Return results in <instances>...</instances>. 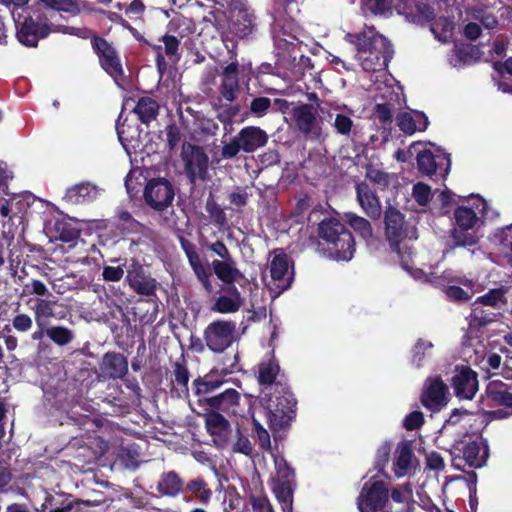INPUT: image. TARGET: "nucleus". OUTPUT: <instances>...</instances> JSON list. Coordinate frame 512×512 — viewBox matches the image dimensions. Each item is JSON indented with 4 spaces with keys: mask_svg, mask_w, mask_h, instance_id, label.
I'll list each match as a JSON object with an SVG mask.
<instances>
[{
    "mask_svg": "<svg viewBox=\"0 0 512 512\" xmlns=\"http://www.w3.org/2000/svg\"><path fill=\"white\" fill-rule=\"evenodd\" d=\"M357 60L365 71L375 74L385 72L392 58L393 49L389 41L373 29L355 36Z\"/></svg>",
    "mask_w": 512,
    "mask_h": 512,
    "instance_id": "1",
    "label": "nucleus"
},
{
    "mask_svg": "<svg viewBox=\"0 0 512 512\" xmlns=\"http://www.w3.org/2000/svg\"><path fill=\"white\" fill-rule=\"evenodd\" d=\"M319 235L329 245V257L337 261H349L355 252V241L350 231L337 219L323 220Z\"/></svg>",
    "mask_w": 512,
    "mask_h": 512,
    "instance_id": "2",
    "label": "nucleus"
},
{
    "mask_svg": "<svg viewBox=\"0 0 512 512\" xmlns=\"http://www.w3.org/2000/svg\"><path fill=\"white\" fill-rule=\"evenodd\" d=\"M473 200V208L460 206L454 213L455 222L460 229H455L453 232V238L457 246L466 247L476 245L479 237L475 233H464L463 231L473 229L476 226L479 221L478 213H481L484 217H488L486 201L479 197Z\"/></svg>",
    "mask_w": 512,
    "mask_h": 512,
    "instance_id": "3",
    "label": "nucleus"
},
{
    "mask_svg": "<svg viewBox=\"0 0 512 512\" xmlns=\"http://www.w3.org/2000/svg\"><path fill=\"white\" fill-rule=\"evenodd\" d=\"M260 401L268 411L267 418L272 430L279 431L289 425L294 417V407L296 405V400L291 393L285 392L274 400L271 392L262 390Z\"/></svg>",
    "mask_w": 512,
    "mask_h": 512,
    "instance_id": "4",
    "label": "nucleus"
},
{
    "mask_svg": "<svg viewBox=\"0 0 512 512\" xmlns=\"http://www.w3.org/2000/svg\"><path fill=\"white\" fill-rule=\"evenodd\" d=\"M388 488L382 480L372 477L366 482L357 500L360 512H390Z\"/></svg>",
    "mask_w": 512,
    "mask_h": 512,
    "instance_id": "5",
    "label": "nucleus"
},
{
    "mask_svg": "<svg viewBox=\"0 0 512 512\" xmlns=\"http://www.w3.org/2000/svg\"><path fill=\"white\" fill-rule=\"evenodd\" d=\"M268 269L271 280L268 286L279 295L287 290L293 280V269L290 259L282 250H275L269 255Z\"/></svg>",
    "mask_w": 512,
    "mask_h": 512,
    "instance_id": "6",
    "label": "nucleus"
},
{
    "mask_svg": "<svg viewBox=\"0 0 512 512\" xmlns=\"http://www.w3.org/2000/svg\"><path fill=\"white\" fill-rule=\"evenodd\" d=\"M207 347L221 353L237 340V326L234 321L216 320L211 322L204 331Z\"/></svg>",
    "mask_w": 512,
    "mask_h": 512,
    "instance_id": "7",
    "label": "nucleus"
},
{
    "mask_svg": "<svg viewBox=\"0 0 512 512\" xmlns=\"http://www.w3.org/2000/svg\"><path fill=\"white\" fill-rule=\"evenodd\" d=\"M371 78V86L368 90L374 94V100H383L390 104L400 105L403 100L402 87L396 82V80L385 72L374 74Z\"/></svg>",
    "mask_w": 512,
    "mask_h": 512,
    "instance_id": "8",
    "label": "nucleus"
},
{
    "mask_svg": "<svg viewBox=\"0 0 512 512\" xmlns=\"http://www.w3.org/2000/svg\"><path fill=\"white\" fill-rule=\"evenodd\" d=\"M144 199L148 206L162 211L170 206L174 199L173 186L165 178H153L145 186Z\"/></svg>",
    "mask_w": 512,
    "mask_h": 512,
    "instance_id": "9",
    "label": "nucleus"
},
{
    "mask_svg": "<svg viewBox=\"0 0 512 512\" xmlns=\"http://www.w3.org/2000/svg\"><path fill=\"white\" fill-rule=\"evenodd\" d=\"M254 12L244 3H238L230 12L229 33L243 39L251 35L255 28Z\"/></svg>",
    "mask_w": 512,
    "mask_h": 512,
    "instance_id": "10",
    "label": "nucleus"
},
{
    "mask_svg": "<svg viewBox=\"0 0 512 512\" xmlns=\"http://www.w3.org/2000/svg\"><path fill=\"white\" fill-rule=\"evenodd\" d=\"M93 47L97 51L102 68L115 80L117 85L123 78V69L114 48L103 38L96 37Z\"/></svg>",
    "mask_w": 512,
    "mask_h": 512,
    "instance_id": "11",
    "label": "nucleus"
},
{
    "mask_svg": "<svg viewBox=\"0 0 512 512\" xmlns=\"http://www.w3.org/2000/svg\"><path fill=\"white\" fill-rule=\"evenodd\" d=\"M384 221L387 239L393 249L400 254L401 242L408 236L404 217L396 208L388 206L384 214Z\"/></svg>",
    "mask_w": 512,
    "mask_h": 512,
    "instance_id": "12",
    "label": "nucleus"
},
{
    "mask_svg": "<svg viewBox=\"0 0 512 512\" xmlns=\"http://www.w3.org/2000/svg\"><path fill=\"white\" fill-rule=\"evenodd\" d=\"M418 169L425 175H432L437 170H440L443 176L449 173L451 161L449 155L437 150L436 154H433L430 150L419 151L417 154Z\"/></svg>",
    "mask_w": 512,
    "mask_h": 512,
    "instance_id": "13",
    "label": "nucleus"
},
{
    "mask_svg": "<svg viewBox=\"0 0 512 512\" xmlns=\"http://www.w3.org/2000/svg\"><path fill=\"white\" fill-rule=\"evenodd\" d=\"M452 385L459 398L472 399L478 390L477 375L467 366L456 367Z\"/></svg>",
    "mask_w": 512,
    "mask_h": 512,
    "instance_id": "14",
    "label": "nucleus"
},
{
    "mask_svg": "<svg viewBox=\"0 0 512 512\" xmlns=\"http://www.w3.org/2000/svg\"><path fill=\"white\" fill-rule=\"evenodd\" d=\"M239 73L238 61L233 56L232 61L222 69L220 74L219 92L222 98L228 102H232L237 98L239 92Z\"/></svg>",
    "mask_w": 512,
    "mask_h": 512,
    "instance_id": "15",
    "label": "nucleus"
},
{
    "mask_svg": "<svg viewBox=\"0 0 512 512\" xmlns=\"http://www.w3.org/2000/svg\"><path fill=\"white\" fill-rule=\"evenodd\" d=\"M298 129L305 135L318 139L321 135V128L317 120V112L313 106L308 104L300 105L293 110Z\"/></svg>",
    "mask_w": 512,
    "mask_h": 512,
    "instance_id": "16",
    "label": "nucleus"
},
{
    "mask_svg": "<svg viewBox=\"0 0 512 512\" xmlns=\"http://www.w3.org/2000/svg\"><path fill=\"white\" fill-rule=\"evenodd\" d=\"M205 426L217 446L224 447L227 445L231 435V426L222 414L216 411L207 412L205 414Z\"/></svg>",
    "mask_w": 512,
    "mask_h": 512,
    "instance_id": "17",
    "label": "nucleus"
},
{
    "mask_svg": "<svg viewBox=\"0 0 512 512\" xmlns=\"http://www.w3.org/2000/svg\"><path fill=\"white\" fill-rule=\"evenodd\" d=\"M126 281L137 294L144 296L153 295L157 288L156 280L146 275L143 268L135 261L127 270Z\"/></svg>",
    "mask_w": 512,
    "mask_h": 512,
    "instance_id": "18",
    "label": "nucleus"
},
{
    "mask_svg": "<svg viewBox=\"0 0 512 512\" xmlns=\"http://www.w3.org/2000/svg\"><path fill=\"white\" fill-rule=\"evenodd\" d=\"M239 401L240 394L238 391L235 389H226L218 395L205 397L203 400H200V403L207 405L211 409L210 411L237 414Z\"/></svg>",
    "mask_w": 512,
    "mask_h": 512,
    "instance_id": "19",
    "label": "nucleus"
},
{
    "mask_svg": "<svg viewBox=\"0 0 512 512\" xmlns=\"http://www.w3.org/2000/svg\"><path fill=\"white\" fill-rule=\"evenodd\" d=\"M447 386L438 377L428 378L421 397L423 405L431 410L446 404Z\"/></svg>",
    "mask_w": 512,
    "mask_h": 512,
    "instance_id": "20",
    "label": "nucleus"
},
{
    "mask_svg": "<svg viewBox=\"0 0 512 512\" xmlns=\"http://www.w3.org/2000/svg\"><path fill=\"white\" fill-rule=\"evenodd\" d=\"M186 155V172L191 182L205 180L208 172V157L200 147H191Z\"/></svg>",
    "mask_w": 512,
    "mask_h": 512,
    "instance_id": "21",
    "label": "nucleus"
},
{
    "mask_svg": "<svg viewBox=\"0 0 512 512\" xmlns=\"http://www.w3.org/2000/svg\"><path fill=\"white\" fill-rule=\"evenodd\" d=\"M245 299L241 296L238 289L234 286H228L215 300L211 310L220 314H232L239 311L243 306Z\"/></svg>",
    "mask_w": 512,
    "mask_h": 512,
    "instance_id": "22",
    "label": "nucleus"
},
{
    "mask_svg": "<svg viewBox=\"0 0 512 512\" xmlns=\"http://www.w3.org/2000/svg\"><path fill=\"white\" fill-rule=\"evenodd\" d=\"M51 31L52 29L46 24H41L32 18H27L18 29L17 38L22 44L35 47L39 39L47 37Z\"/></svg>",
    "mask_w": 512,
    "mask_h": 512,
    "instance_id": "23",
    "label": "nucleus"
},
{
    "mask_svg": "<svg viewBox=\"0 0 512 512\" xmlns=\"http://www.w3.org/2000/svg\"><path fill=\"white\" fill-rule=\"evenodd\" d=\"M357 201L363 212L371 219L378 220L382 213V206L374 191L365 183L356 186Z\"/></svg>",
    "mask_w": 512,
    "mask_h": 512,
    "instance_id": "24",
    "label": "nucleus"
},
{
    "mask_svg": "<svg viewBox=\"0 0 512 512\" xmlns=\"http://www.w3.org/2000/svg\"><path fill=\"white\" fill-rule=\"evenodd\" d=\"M489 456L487 440L482 437L468 442L463 448V459L472 468H481Z\"/></svg>",
    "mask_w": 512,
    "mask_h": 512,
    "instance_id": "25",
    "label": "nucleus"
},
{
    "mask_svg": "<svg viewBox=\"0 0 512 512\" xmlns=\"http://www.w3.org/2000/svg\"><path fill=\"white\" fill-rule=\"evenodd\" d=\"M398 14L405 15L410 21L421 22L433 18V9L423 0H404L398 4Z\"/></svg>",
    "mask_w": 512,
    "mask_h": 512,
    "instance_id": "26",
    "label": "nucleus"
},
{
    "mask_svg": "<svg viewBox=\"0 0 512 512\" xmlns=\"http://www.w3.org/2000/svg\"><path fill=\"white\" fill-rule=\"evenodd\" d=\"M415 457L411 445L406 442H400L394 453L393 471L397 478L409 475L414 467Z\"/></svg>",
    "mask_w": 512,
    "mask_h": 512,
    "instance_id": "27",
    "label": "nucleus"
},
{
    "mask_svg": "<svg viewBox=\"0 0 512 512\" xmlns=\"http://www.w3.org/2000/svg\"><path fill=\"white\" fill-rule=\"evenodd\" d=\"M242 146V151L251 153L263 147L268 141L267 133L259 127L247 126L236 135Z\"/></svg>",
    "mask_w": 512,
    "mask_h": 512,
    "instance_id": "28",
    "label": "nucleus"
},
{
    "mask_svg": "<svg viewBox=\"0 0 512 512\" xmlns=\"http://www.w3.org/2000/svg\"><path fill=\"white\" fill-rule=\"evenodd\" d=\"M487 394L493 402L505 406V409L491 412L495 418H506L512 414V394L505 389L503 384L490 383Z\"/></svg>",
    "mask_w": 512,
    "mask_h": 512,
    "instance_id": "29",
    "label": "nucleus"
},
{
    "mask_svg": "<svg viewBox=\"0 0 512 512\" xmlns=\"http://www.w3.org/2000/svg\"><path fill=\"white\" fill-rule=\"evenodd\" d=\"M403 267L411 274L415 280L421 282H429L435 285H444V280L447 279L449 282H459L463 283L464 285L471 284L469 279L457 276L450 270L444 271L441 275H437L436 273L427 274L418 268H410L407 264H404Z\"/></svg>",
    "mask_w": 512,
    "mask_h": 512,
    "instance_id": "30",
    "label": "nucleus"
},
{
    "mask_svg": "<svg viewBox=\"0 0 512 512\" xmlns=\"http://www.w3.org/2000/svg\"><path fill=\"white\" fill-rule=\"evenodd\" d=\"M397 125L405 134L412 135L416 131H424L428 126L427 116L419 111L398 114Z\"/></svg>",
    "mask_w": 512,
    "mask_h": 512,
    "instance_id": "31",
    "label": "nucleus"
},
{
    "mask_svg": "<svg viewBox=\"0 0 512 512\" xmlns=\"http://www.w3.org/2000/svg\"><path fill=\"white\" fill-rule=\"evenodd\" d=\"M353 110L346 105H336L331 108L330 117H334L332 126L342 136H350L354 122L351 118Z\"/></svg>",
    "mask_w": 512,
    "mask_h": 512,
    "instance_id": "32",
    "label": "nucleus"
},
{
    "mask_svg": "<svg viewBox=\"0 0 512 512\" xmlns=\"http://www.w3.org/2000/svg\"><path fill=\"white\" fill-rule=\"evenodd\" d=\"M211 266L217 278L229 286L237 282L243 276L233 258L227 260H213Z\"/></svg>",
    "mask_w": 512,
    "mask_h": 512,
    "instance_id": "33",
    "label": "nucleus"
},
{
    "mask_svg": "<svg viewBox=\"0 0 512 512\" xmlns=\"http://www.w3.org/2000/svg\"><path fill=\"white\" fill-rule=\"evenodd\" d=\"M101 370L109 378H122L128 371V363L121 354L107 353L103 357Z\"/></svg>",
    "mask_w": 512,
    "mask_h": 512,
    "instance_id": "34",
    "label": "nucleus"
},
{
    "mask_svg": "<svg viewBox=\"0 0 512 512\" xmlns=\"http://www.w3.org/2000/svg\"><path fill=\"white\" fill-rule=\"evenodd\" d=\"M99 190L90 183H82L67 189L64 200L70 204L91 202L97 198Z\"/></svg>",
    "mask_w": 512,
    "mask_h": 512,
    "instance_id": "35",
    "label": "nucleus"
},
{
    "mask_svg": "<svg viewBox=\"0 0 512 512\" xmlns=\"http://www.w3.org/2000/svg\"><path fill=\"white\" fill-rule=\"evenodd\" d=\"M57 301L49 298H37L32 310L35 322L39 329H45L50 318L56 317L55 307Z\"/></svg>",
    "mask_w": 512,
    "mask_h": 512,
    "instance_id": "36",
    "label": "nucleus"
},
{
    "mask_svg": "<svg viewBox=\"0 0 512 512\" xmlns=\"http://www.w3.org/2000/svg\"><path fill=\"white\" fill-rule=\"evenodd\" d=\"M471 284L464 285L459 282H449L447 279L444 280L443 291L446 297L450 301L461 302L469 300L473 294L474 290L472 289L473 281Z\"/></svg>",
    "mask_w": 512,
    "mask_h": 512,
    "instance_id": "37",
    "label": "nucleus"
},
{
    "mask_svg": "<svg viewBox=\"0 0 512 512\" xmlns=\"http://www.w3.org/2000/svg\"><path fill=\"white\" fill-rule=\"evenodd\" d=\"M278 373L279 365L272 358L259 364L258 381L264 386L262 390L265 392H271V390L274 389L272 385Z\"/></svg>",
    "mask_w": 512,
    "mask_h": 512,
    "instance_id": "38",
    "label": "nucleus"
},
{
    "mask_svg": "<svg viewBox=\"0 0 512 512\" xmlns=\"http://www.w3.org/2000/svg\"><path fill=\"white\" fill-rule=\"evenodd\" d=\"M133 111L142 123L149 124L156 119L159 112V105L157 101L150 97H141Z\"/></svg>",
    "mask_w": 512,
    "mask_h": 512,
    "instance_id": "39",
    "label": "nucleus"
},
{
    "mask_svg": "<svg viewBox=\"0 0 512 512\" xmlns=\"http://www.w3.org/2000/svg\"><path fill=\"white\" fill-rule=\"evenodd\" d=\"M346 223L365 241H369L373 237V229L370 222L352 212L344 214Z\"/></svg>",
    "mask_w": 512,
    "mask_h": 512,
    "instance_id": "40",
    "label": "nucleus"
},
{
    "mask_svg": "<svg viewBox=\"0 0 512 512\" xmlns=\"http://www.w3.org/2000/svg\"><path fill=\"white\" fill-rule=\"evenodd\" d=\"M404 0H364L363 9L375 15L388 16L395 10L398 13V4Z\"/></svg>",
    "mask_w": 512,
    "mask_h": 512,
    "instance_id": "41",
    "label": "nucleus"
},
{
    "mask_svg": "<svg viewBox=\"0 0 512 512\" xmlns=\"http://www.w3.org/2000/svg\"><path fill=\"white\" fill-rule=\"evenodd\" d=\"M118 138L127 152L129 149L139 147L140 131L137 127L127 125L125 123L117 125Z\"/></svg>",
    "mask_w": 512,
    "mask_h": 512,
    "instance_id": "42",
    "label": "nucleus"
},
{
    "mask_svg": "<svg viewBox=\"0 0 512 512\" xmlns=\"http://www.w3.org/2000/svg\"><path fill=\"white\" fill-rule=\"evenodd\" d=\"M187 258L197 279L201 282L205 290L208 293H211L213 291V285L210 280L211 273L209 272L207 267L202 263L198 253L195 252L194 254L189 255Z\"/></svg>",
    "mask_w": 512,
    "mask_h": 512,
    "instance_id": "43",
    "label": "nucleus"
},
{
    "mask_svg": "<svg viewBox=\"0 0 512 512\" xmlns=\"http://www.w3.org/2000/svg\"><path fill=\"white\" fill-rule=\"evenodd\" d=\"M182 488L183 482L174 471L163 474L158 482V490L164 495L176 496Z\"/></svg>",
    "mask_w": 512,
    "mask_h": 512,
    "instance_id": "44",
    "label": "nucleus"
},
{
    "mask_svg": "<svg viewBox=\"0 0 512 512\" xmlns=\"http://www.w3.org/2000/svg\"><path fill=\"white\" fill-rule=\"evenodd\" d=\"M293 482H273V492L279 501L283 512H292Z\"/></svg>",
    "mask_w": 512,
    "mask_h": 512,
    "instance_id": "45",
    "label": "nucleus"
},
{
    "mask_svg": "<svg viewBox=\"0 0 512 512\" xmlns=\"http://www.w3.org/2000/svg\"><path fill=\"white\" fill-rule=\"evenodd\" d=\"M45 334L59 346H65L71 343L75 337L73 331L64 326H52L46 328Z\"/></svg>",
    "mask_w": 512,
    "mask_h": 512,
    "instance_id": "46",
    "label": "nucleus"
},
{
    "mask_svg": "<svg viewBox=\"0 0 512 512\" xmlns=\"http://www.w3.org/2000/svg\"><path fill=\"white\" fill-rule=\"evenodd\" d=\"M433 344L431 341L419 339L412 348V363L416 367L423 366V361L426 357L432 354Z\"/></svg>",
    "mask_w": 512,
    "mask_h": 512,
    "instance_id": "47",
    "label": "nucleus"
},
{
    "mask_svg": "<svg viewBox=\"0 0 512 512\" xmlns=\"http://www.w3.org/2000/svg\"><path fill=\"white\" fill-rule=\"evenodd\" d=\"M40 2L50 9L71 15H78L81 12L79 4L75 0H40Z\"/></svg>",
    "mask_w": 512,
    "mask_h": 512,
    "instance_id": "48",
    "label": "nucleus"
},
{
    "mask_svg": "<svg viewBox=\"0 0 512 512\" xmlns=\"http://www.w3.org/2000/svg\"><path fill=\"white\" fill-rule=\"evenodd\" d=\"M187 491L196 495L197 499L202 503H208L212 496V491L207 488V483L201 478H195L188 482Z\"/></svg>",
    "mask_w": 512,
    "mask_h": 512,
    "instance_id": "49",
    "label": "nucleus"
},
{
    "mask_svg": "<svg viewBox=\"0 0 512 512\" xmlns=\"http://www.w3.org/2000/svg\"><path fill=\"white\" fill-rule=\"evenodd\" d=\"M273 457L276 469V476L273 478V482H293L294 472L289 467L286 460L275 455Z\"/></svg>",
    "mask_w": 512,
    "mask_h": 512,
    "instance_id": "50",
    "label": "nucleus"
},
{
    "mask_svg": "<svg viewBox=\"0 0 512 512\" xmlns=\"http://www.w3.org/2000/svg\"><path fill=\"white\" fill-rule=\"evenodd\" d=\"M222 385L221 381L218 380H207V379H196L193 381L195 394L203 400L207 395L217 390Z\"/></svg>",
    "mask_w": 512,
    "mask_h": 512,
    "instance_id": "51",
    "label": "nucleus"
},
{
    "mask_svg": "<svg viewBox=\"0 0 512 512\" xmlns=\"http://www.w3.org/2000/svg\"><path fill=\"white\" fill-rule=\"evenodd\" d=\"M471 16L473 20L479 23V25L481 24L488 30H493L498 25V20L495 15L486 9H476L472 12Z\"/></svg>",
    "mask_w": 512,
    "mask_h": 512,
    "instance_id": "52",
    "label": "nucleus"
},
{
    "mask_svg": "<svg viewBox=\"0 0 512 512\" xmlns=\"http://www.w3.org/2000/svg\"><path fill=\"white\" fill-rule=\"evenodd\" d=\"M503 296L504 295L501 289L490 290L485 295L477 298V300L473 303V309L475 311L481 304L490 307H497L500 303L503 302Z\"/></svg>",
    "mask_w": 512,
    "mask_h": 512,
    "instance_id": "53",
    "label": "nucleus"
},
{
    "mask_svg": "<svg viewBox=\"0 0 512 512\" xmlns=\"http://www.w3.org/2000/svg\"><path fill=\"white\" fill-rule=\"evenodd\" d=\"M118 226L124 233H137L142 227L141 224L126 211H122L118 214Z\"/></svg>",
    "mask_w": 512,
    "mask_h": 512,
    "instance_id": "54",
    "label": "nucleus"
},
{
    "mask_svg": "<svg viewBox=\"0 0 512 512\" xmlns=\"http://www.w3.org/2000/svg\"><path fill=\"white\" fill-rule=\"evenodd\" d=\"M396 104L389 102L377 103L375 106V115L377 119L384 125L392 122L393 110Z\"/></svg>",
    "mask_w": 512,
    "mask_h": 512,
    "instance_id": "55",
    "label": "nucleus"
},
{
    "mask_svg": "<svg viewBox=\"0 0 512 512\" xmlns=\"http://www.w3.org/2000/svg\"><path fill=\"white\" fill-rule=\"evenodd\" d=\"M271 103L267 97H256L250 103V112L256 117H263L268 113Z\"/></svg>",
    "mask_w": 512,
    "mask_h": 512,
    "instance_id": "56",
    "label": "nucleus"
},
{
    "mask_svg": "<svg viewBox=\"0 0 512 512\" xmlns=\"http://www.w3.org/2000/svg\"><path fill=\"white\" fill-rule=\"evenodd\" d=\"M188 382L189 372L187 368L180 363H176L174 366V383L181 387V392L184 394L188 393Z\"/></svg>",
    "mask_w": 512,
    "mask_h": 512,
    "instance_id": "57",
    "label": "nucleus"
},
{
    "mask_svg": "<svg viewBox=\"0 0 512 512\" xmlns=\"http://www.w3.org/2000/svg\"><path fill=\"white\" fill-rule=\"evenodd\" d=\"M252 512H275L271 502L264 495H252L250 497Z\"/></svg>",
    "mask_w": 512,
    "mask_h": 512,
    "instance_id": "58",
    "label": "nucleus"
},
{
    "mask_svg": "<svg viewBox=\"0 0 512 512\" xmlns=\"http://www.w3.org/2000/svg\"><path fill=\"white\" fill-rule=\"evenodd\" d=\"M413 197L419 205H427L431 197L430 187L424 183L415 184L413 187Z\"/></svg>",
    "mask_w": 512,
    "mask_h": 512,
    "instance_id": "59",
    "label": "nucleus"
},
{
    "mask_svg": "<svg viewBox=\"0 0 512 512\" xmlns=\"http://www.w3.org/2000/svg\"><path fill=\"white\" fill-rule=\"evenodd\" d=\"M164 42V50L167 56L170 57V59L173 62H176L179 59L178 55V49H179V41L175 36H164L163 38Z\"/></svg>",
    "mask_w": 512,
    "mask_h": 512,
    "instance_id": "60",
    "label": "nucleus"
},
{
    "mask_svg": "<svg viewBox=\"0 0 512 512\" xmlns=\"http://www.w3.org/2000/svg\"><path fill=\"white\" fill-rule=\"evenodd\" d=\"M233 452L241 453L246 456L252 453V444L248 437L241 434L240 430H237V440L232 447Z\"/></svg>",
    "mask_w": 512,
    "mask_h": 512,
    "instance_id": "61",
    "label": "nucleus"
},
{
    "mask_svg": "<svg viewBox=\"0 0 512 512\" xmlns=\"http://www.w3.org/2000/svg\"><path fill=\"white\" fill-rule=\"evenodd\" d=\"M254 430L257 437V440L259 442V445L264 450H270L271 449V441H270V435L266 429L262 427V425L254 419Z\"/></svg>",
    "mask_w": 512,
    "mask_h": 512,
    "instance_id": "62",
    "label": "nucleus"
},
{
    "mask_svg": "<svg viewBox=\"0 0 512 512\" xmlns=\"http://www.w3.org/2000/svg\"><path fill=\"white\" fill-rule=\"evenodd\" d=\"M423 422V413L420 411H413L404 418L403 426L407 430H414L419 428L423 424Z\"/></svg>",
    "mask_w": 512,
    "mask_h": 512,
    "instance_id": "63",
    "label": "nucleus"
},
{
    "mask_svg": "<svg viewBox=\"0 0 512 512\" xmlns=\"http://www.w3.org/2000/svg\"><path fill=\"white\" fill-rule=\"evenodd\" d=\"M495 238L500 244L509 247L512 253V224L504 227L495 234Z\"/></svg>",
    "mask_w": 512,
    "mask_h": 512,
    "instance_id": "64",
    "label": "nucleus"
}]
</instances>
